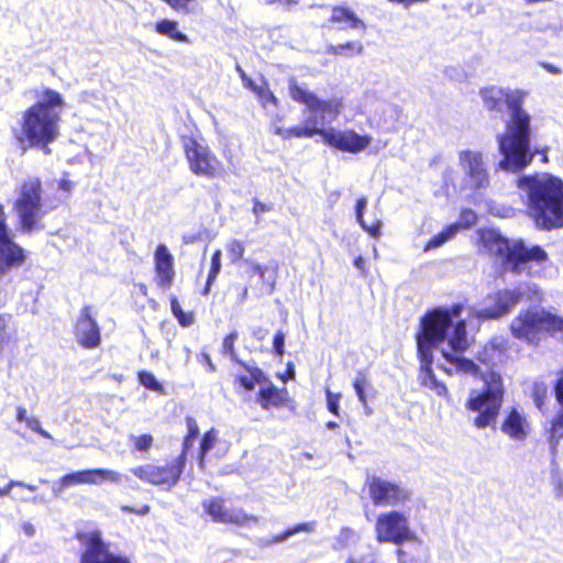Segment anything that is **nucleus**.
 <instances>
[{
    "label": "nucleus",
    "mask_w": 563,
    "mask_h": 563,
    "mask_svg": "<svg viewBox=\"0 0 563 563\" xmlns=\"http://www.w3.org/2000/svg\"><path fill=\"white\" fill-rule=\"evenodd\" d=\"M376 539L380 543L402 544L415 538L409 517L404 511L390 510L378 515L375 523Z\"/></svg>",
    "instance_id": "obj_12"
},
{
    "label": "nucleus",
    "mask_w": 563,
    "mask_h": 563,
    "mask_svg": "<svg viewBox=\"0 0 563 563\" xmlns=\"http://www.w3.org/2000/svg\"><path fill=\"white\" fill-rule=\"evenodd\" d=\"M369 497L375 506H404L411 499V492L398 483L373 475L366 479Z\"/></svg>",
    "instance_id": "obj_13"
},
{
    "label": "nucleus",
    "mask_w": 563,
    "mask_h": 563,
    "mask_svg": "<svg viewBox=\"0 0 563 563\" xmlns=\"http://www.w3.org/2000/svg\"><path fill=\"white\" fill-rule=\"evenodd\" d=\"M289 93L295 101L307 107L309 115L303 125L288 129V139L321 136L322 126L331 124L341 112L342 102L339 99L322 100L295 80L290 81Z\"/></svg>",
    "instance_id": "obj_6"
},
{
    "label": "nucleus",
    "mask_w": 563,
    "mask_h": 563,
    "mask_svg": "<svg viewBox=\"0 0 563 563\" xmlns=\"http://www.w3.org/2000/svg\"><path fill=\"white\" fill-rule=\"evenodd\" d=\"M26 427L40 435L53 440L51 433L41 427V422L36 417H30V419H27Z\"/></svg>",
    "instance_id": "obj_47"
},
{
    "label": "nucleus",
    "mask_w": 563,
    "mask_h": 563,
    "mask_svg": "<svg viewBox=\"0 0 563 563\" xmlns=\"http://www.w3.org/2000/svg\"><path fill=\"white\" fill-rule=\"evenodd\" d=\"M363 49L364 47L361 42H346L344 44L330 45L327 52L332 55H344L346 57H352L355 54L361 55Z\"/></svg>",
    "instance_id": "obj_33"
},
{
    "label": "nucleus",
    "mask_w": 563,
    "mask_h": 563,
    "mask_svg": "<svg viewBox=\"0 0 563 563\" xmlns=\"http://www.w3.org/2000/svg\"><path fill=\"white\" fill-rule=\"evenodd\" d=\"M508 342L503 336L493 338L477 353V360L487 365L496 366L504 362L507 352Z\"/></svg>",
    "instance_id": "obj_22"
},
{
    "label": "nucleus",
    "mask_w": 563,
    "mask_h": 563,
    "mask_svg": "<svg viewBox=\"0 0 563 563\" xmlns=\"http://www.w3.org/2000/svg\"><path fill=\"white\" fill-rule=\"evenodd\" d=\"M9 320L5 316L0 314V353L3 350V343L7 338V328Z\"/></svg>",
    "instance_id": "obj_49"
},
{
    "label": "nucleus",
    "mask_w": 563,
    "mask_h": 563,
    "mask_svg": "<svg viewBox=\"0 0 563 563\" xmlns=\"http://www.w3.org/2000/svg\"><path fill=\"white\" fill-rule=\"evenodd\" d=\"M321 137L327 145L349 153H358L365 150L372 141L371 136L360 135L354 130L341 131L325 126H322Z\"/></svg>",
    "instance_id": "obj_17"
},
{
    "label": "nucleus",
    "mask_w": 563,
    "mask_h": 563,
    "mask_svg": "<svg viewBox=\"0 0 563 563\" xmlns=\"http://www.w3.org/2000/svg\"><path fill=\"white\" fill-rule=\"evenodd\" d=\"M271 207L261 202L257 199H254V207H253V213L258 217L261 213H264L266 211H269Z\"/></svg>",
    "instance_id": "obj_52"
},
{
    "label": "nucleus",
    "mask_w": 563,
    "mask_h": 563,
    "mask_svg": "<svg viewBox=\"0 0 563 563\" xmlns=\"http://www.w3.org/2000/svg\"><path fill=\"white\" fill-rule=\"evenodd\" d=\"M316 521H310V522H302V523H298L291 528H288L287 530H285L283 533L280 534H277L273 538H261L257 540V545L262 547V548H268V547H272L273 544L275 543H282V542H285L287 541L290 537L299 533V532H307V533H311L316 530Z\"/></svg>",
    "instance_id": "obj_27"
},
{
    "label": "nucleus",
    "mask_w": 563,
    "mask_h": 563,
    "mask_svg": "<svg viewBox=\"0 0 563 563\" xmlns=\"http://www.w3.org/2000/svg\"><path fill=\"white\" fill-rule=\"evenodd\" d=\"M183 146L192 174L210 179L223 175V164L208 145L201 144L192 137H186Z\"/></svg>",
    "instance_id": "obj_11"
},
{
    "label": "nucleus",
    "mask_w": 563,
    "mask_h": 563,
    "mask_svg": "<svg viewBox=\"0 0 563 563\" xmlns=\"http://www.w3.org/2000/svg\"><path fill=\"white\" fill-rule=\"evenodd\" d=\"M406 542L407 547L397 550L398 563H428V549L416 536Z\"/></svg>",
    "instance_id": "obj_23"
},
{
    "label": "nucleus",
    "mask_w": 563,
    "mask_h": 563,
    "mask_svg": "<svg viewBox=\"0 0 563 563\" xmlns=\"http://www.w3.org/2000/svg\"><path fill=\"white\" fill-rule=\"evenodd\" d=\"M274 133L276 135L282 136L283 139H288V129L276 126L275 130H274Z\"/></svg>",
    "instance_id": "obj_62"
},
{
    "label": "nucleus",
    "mask_w": 563,
    "mask_h": 563,
    "mask_svg": "<svg viewBox=\"0 0 563 563\" xmlns=\"http://www.w3.org/2000/svg\"><path fill=\"white\" fill-rule=\"evenodd\" d=\"M501 431L514 440H523L527 437L525 417L517 409H511L501 426Z\"/></svg>",
    "instance_id": "obj_25"
},
{
    "label": "nucleus",
    "mask_w": 563,
    "mask_h": 563,
    "mask_svg": "<svg viewBox=\"0 0 563 563\" xmlns=\"http://www.w3.org/2000/svg\"><path fill=\"white\" fill-rule=\"evenodd\" d=\"M132 439L134 440L135 448L141 452L147 451L153 443V438L150 434L132 435Z\"/></svg>",
    "instance_id": "obj_46"
},
{
    "label": "nucleus",
    "mask_w": 563,
    "mask_h": 563,
    "mask_svg": "<svg viewBox=\"0 0 563 563\" xmlns=\"http://www.w3.org/2000/svg\"><path fill=\"white\" fill-rule=\"evenodd\" d=\"M517 187L538 228L551 230L563 227V181L547 173L522 175Z\"/></svg>",
    "instance_id": "obj_3"
},
{
    "label": "nucleus",
    "mask_w": 563,
    "mask_h": 563,
    "mask_svg": "<svg viewBox=\"0 0 563 563\" xmlns=\"http://www.w3.org/2000/svg\"><path fill=\"white\" fill-rule=\"evenodd\" d=\"M327 406L331 413L339 416V401L341 398L340 394H333L330 389L325 390Z\"/></svg>",
    "instance_id": "obj_45"
},
{
    "label": "nucleus",
    "mask_w": 563,
    "mask_h": 563,
    "mask_svg": "<svg viewBox=\"0 0 563 563\" xmlns=\"http://www.w3.org/2000/svg\"><path fill=\"white\" fill-rule=\"evenodd\" d=\"M187 435L196 440L197 437L199 435V428L197 426V422L192 418H187Z\"/></svg>",
    "instance_id": "obj_50"
},
{
    "label": "nucleus",
    "mask_w": 563,
    "mask_h": 563,
    "mask_svg": "<svg viewBox=\"0 0 563 563\" xmlns=\"http://www.w3.org/2000/svg\"><path fill=\"white\" fill-rule=\"evenodd\" d=\"M42 185L38 178H29L20 189V196L14 203L23 233H32L40 229L38 221L43 218Z\"/></svg>",
    "instance_id": "obj_10"
},
{
    "label": "nucleus",
    "mask_w": 563,
    "mask_h": 563,
    "mask_svg": "<svg viewBox=\"0 0 563 563\" xmlns=\"http://www.w3.org/2000/svg\"><path fill=\"white\" fill-rule=\"evenodd\" d=\"M217 441V433L213 429L206 432L200 442V452H199V465L203 466V461L206 454L214 446Z\"/></svg>",
    "instance_id": "obj_38"
},
{
    "label": "nucleus",
    "mask_w": 563,
    "mask_h": 563,
    "mask_svg": "<svg viewBox=\"0 0 563 563\" xmlns=\"http://www.w3.org/2000/svg\"><path fill=\"white\" fill-rule=\"evenodd\" d=\"M238 340V332L233 331L230 334H228L223 342H222V353L224 355H229L230 358L236 363H242L236 356L235 350H234V343Z\"/></svg>",
    "instance_id": "obj_39"
},
{
    "label": "nucleus",
    "mask_w": 563,
    "mask_h": 563,
    "mask_svg": "<svg viewBox=\"0 0 563 563\" xmlns=\"http://www.w3.org/2000/svg\"><path fill=\"white\" fill-rule=\"evenodd\" d=\"M459 163L473 187H488L489 176L481 152L471 150L461 151L459 153Z\"/></svg>",
    "instance_id": "obj_19"
},
{
    "label": "nucleus",
    "mask_w": 563,
    "mask_h": 563,
    "mask_svg": "<svg viewBox=\"0 0 563 563\" xmlns=\"http://www.w3.org/2000/svg\"><path fill=\"white\" fill-rule=\"evenodd\" d=\"M91 485H101L104 482L120 484L122 481V475L113 470L109 468H92L91 470Z\"/></svg>",
    "instance_id": "obj_34"
},
{
    "label": "nucleus",
    "mask_w": 563,
    "mask_h": 563,
    "mask_svg": "<svg viewBox=\"0 0 563 563\" xmlns=\"http://www.w3.org/2000/svg\"><path fill=\"white\" fill-rule=\"evenodd\" d=\"M479 93L488 111L501 113L505 107L509 110L506 130L497 136L498 150L503 156L497 167L509 173L523 170L536 156V152L531 150V118L522 109L527 92L490 86L483 88Z\"/></svg>",
    "instance_id": "obj_2"
},
{
    "label": "nucleus",
    "mask_w": 563,
    "mask_h": 563,
    "mask_svg": "<svg viewBox=\"0 0 563 563\" xmlns=\"http://www.w3.org/2000/svg\"><path fill=\"white\" fill-rule=\"evenodd\" d=\"M15 418L19 422H25V423L27 422V419H30V417H27V415H26V409L23 407H20V406L16 408V417Z\"/></svg>",
    "instance_id": "obj_58"
},
{
    "label": "nucleus",
    "mask_w": 563,
    "mask_h": 563,
    "mask_svg": "<svg viewBox=\"0 0 563 563\" xmlns=\"http://www.w3.org/2000/svg\"><path fill=\"white\" fill-rule=\"evenodd\" d=\"M121 510L124 512H132L136 515H146L150 511V507L147 505H143L140 508H133L126 505L121 506Z\"/></svg>",
    "instance_id": "obj_51"
},
{
    "label": "nucleus",
    "mask_w": 563,
    "mask_h": 563,
    "mask_svg": "<svg viewBox=\"0 0 563 563\" xmlns=\"http://www.w3.org/2000/svg\"><path fill=\"white\" fill-rule=\"evenodd\" d=\"M139 382L150 390H162V385L157 382L156 377L147 371L139 373Z\"/></svg>",
    "instance_id": "obj_42"
},
{
    "label": "nucleus",
    "mask_w": 563,
    "mask_h": 563,
    "mask_svg": "<svg viewBox=\"0 0 563 563\" xmlns=\"http://www.w3.org/2000/svg\"><path fill=\"white\" fill-rule=\"evenodd\" d=\"M459 231V224L448 225L443 231H441L440 233L435 234L433 238L430 239V241L424 246V251L427 252L432 249L440 247L441 245L453 239Z\"/></svg>",
    "instance_id": "obj_32"
},
{
    "label": "nucleus",
    "mask_w": 563,
    "mask_h": 563,
    "mask_svg": "<svg viewBox=\"0 0 563 563\" xmlns=\"http://www.w3.org/2000/svg\"><path fill=\"white\" fill-rule=\"evenodd\" d=\"M267 386L261 387L257 393V402L265 410L271 407H284L287 401V390L277 388L272 382H266Z\"/></svg>",
    "instance_id": "obj_24"
},
{
    "label": "nucleus",
    "mask_w": 563,
    "mask_h": 563,
    "mask_svg": "<svg viewBox=\"0 0 563 563\" xmlns=\"http://www.w3.org/2000/svg\"><path fill=\"white\" fill-rule=\"evenodd\" d=\"M354 390L357 395L360 402L363 405V409L366 416L372 415V409L367 404V394L373 390V387L368 379L364 375H358L353 383Z\"/></svg>",
    "instance_id": "obj_31"
},
{
    "label": "nucleus",
    "mask_w": 563,
    "mask_h": 563,
    "mask_svg": "<svg viewBox=\"0 0 563 563\" xmlns=\"http://www.w3.org/2000/svg\"><path fill=\"white\" fill-rule=\"evenodd\" d=\"M154 260L157 285L164 289L169 288L175 276L174 258L165 244L156 247Z\"/></svg>",
    "instance_id": "obj_21"
},
{
    "label": "nucleus",
    "mask_w": 563,
    "mask_h": 563,
    "mask_svg": "<svg viewBox=\"0 0 563 563\" xmlns=\"http://www.w3.org/2000/svg\"><path fill=\"white\" fill-rule=\"evenodd\" d=\"M177 319L181 325H189L191 323V317H186L184 312Z\"/></svg>",
    "instance_id": "obj_63"
},
{
    "label": "nucleus",
    "mask_w": 563,
    "mask_h": 563,
    "mask_svg": "<svg viewBox=\"0 0 563 563\" xmlns=\"http://www.w3.org/2000/svg\"><path fill=\"white\" fill-rule=\"evenodd\" d=\"M203 510L212 518L213 521L220 523H233L236 526H247L257 523V517L245 514L240 508H228L222 498L213 497L202 501Z\"/></svg>",
    "instance_id": "obj_18"
},
{
    "label": "nucleus",
    "mask_w": 563,
    "mask_h": 563,
    "mask_svg": "<svg viewBox=\"0 0 563 563\" xmlns=\"http://www.w3.org/2000/svg\"><path fill=\"white\" fill-rule=\"evenodd\" d=\"M539 292L536 285L520 284L514 289H503L486 296L472 308V314L482 320L499 319L508 314L523 298L534 300Z\"/></svg>",
    "instance_id": "obj_8"
},
{
    "label": "nucleus",
    "mask_w": 563,
    "mask_h": 563,
    "mask_svg": "<svg viewBox=\"0 0 563 563\" xmlns=\"http://www.w3.org/2000/svg\"><path fill=\"white\" fill-rule=\"evenodd\" d=\"M166 2L172 9L177 12L189 14L195 12L194 4H196L195 0H163Z\"/></svg>",
    "instance_id": "obj_41"
},
{
    "label": "nucleus",
    "mask_w": 563,
    "mask_h": 563,
    "mask_svg": "<svg viewBox=\"0 0 563 563\" xmlns=\"http://www.w3.org/2000/svg\"><path fill=\"white\" fill-rule=\"evenodd\" d=\"M221 257L222 253L220 250H216L211 256V265L207 277L206 286L202 290V295H208L210 292L211 286L217 279L220 271H221Z\"/></svg>",
    "instance_id": "obj_35"
},
{
    "label": "nucleus",
    "mask_w": 563,
    "mask_h": 563,
    "mask_svg": "<svg viewBox=\"0 0 563 563\" xmlns=\"http://www.w3.org/2000/svg\"><path fill=\"white\" fill-rule=\"evenodd\" d=\"M553 482L556 495L563 497V476L553 477Z\"/></svg>",
    "instance_id": "obj_56"
},
{
    "label": "nucleus",
    "mask_w": 563,
    "mask_h": 563,
    "mask_svg": "<svg viewBox=\"0 0 563 563\" xmlns=\"http://www.w3.org/2000/svg\"><path fill=\"white\" fill-rule=\"evenodd\" d=\"M185 468V455L177 456L165 466L147 464L131 468V472L142 481L153 485L173 487L179 481Z\"/></svg>",
    "instance_id": "obj_15"
},
{
    "label": "nucleus",
    "mask_w": 563,
    "mask_h": 563,
    "mask_svg": "<svg viewBox=\"0 0 563 563\" xmlns=\"http://www.w3.org/2000/svg\"><path fill=\"white\" fill-rule=\"evenodd\" d=\"M330 21L343 24L340 29L365 30L366 24L356 14L345 7H334Z\"/></svg>",
    "instance_id": "obj_26"
},
{
    "label": "nucleus",
    "mask_w": 563,
    "mask_h": 563,
    "mask_svg": "<svg viewBox=\"0 0 563 563\" xmlns=\"http://www.w3.org/2000/svg\"><path fill=\"white\" fill-rule=\"evenodd\" d=\"M25 260V250L13 241L7 224L4 209L0 205V278L12 269L21 267Z\"/></svg>",
    "instance_id": "obj_14"
},
{
    "label": "nucleus",
    "mask_w": 563,
    "mask_h": 563,
    "mask_svg": "<svg viewBox=\"0 0 563 563\" xmlns=\"http://www.w3.org/2000/svg\"><path fill=\"white\" fill-rule=\"evenodd\" d=\"M195 439L186 435V438L184 439V442H183V452L179 456H183L185 455V461L187 460V452L189 451V449L194 445L195 443Z\"/></svg>",
    "instance_id": "obj_55"
},
{
    "label": "nucleus",
    "mask_w": 563,
    "mask_h": 563,
    "mask_svg": "<svg viewBox=\"0 0 563 563\" xmlns=\"http://www.w3.org/2000/svg\"><path fill=\"white\" fill-rule=\"evenodd\" d=\"M227 251L229 253L230 261L236 263L242 260L244 254V244L239 240H231L227 243Z\"/></svg>",
    "instance_id": "obj_40"
},
{
    "label": "nucleus",
    "mask_w": 563,
    "mask_h": 563,
    "mask_svg": "<svg viewBox=\"0 0 563 563\" xmlns=\"http://www.w3.org/2000/svg\"><path fill=\"white\" fill-rule=\"evenodd\" d=\"M63 106V98L59 92L46 89L43 100L36 102L23 112L21 129L15 131V137L23 148L41 147L47 154V145L52 143L59 133L58 122L60 112L57 108Z\"/></svg>",
    "instance_id": "obj_4"
},
{
    "label": "nucleus",
    "mask_w": 563,
    "mask_h": 563,
    "mask_svg": "<svg viewBox=\"0 0 563 563\" xmlns=\"http://www.w3.org/2000/svg\"><path fill=\"white\" fill-rule=\"evenodd\" d=\"M510 331L515 338L534 343L543 331H563V319L544 309H528L511 321Z\"/></svg>",
    "instance_id": "obj_9"
},
{
    "label": "nucleus",
    "mask_w": 563,
    "mask_h": 563,
    "mask_svg": "<svg viewBox=\"0 0 563 563\" xmlns=\"http://www.w3.org/2000/svg\"><path fill=\"white\" fill-rule=\"evenodd\" d=\"M354 266L361 272V274L364 276L366 275V266H365V261L362 256H357L355 260H354Z\"/></svg>",
    "instance_id": "obj_57"
},
{
    "label": "nucleus",
    "mask_w": 563,
    "mask_h": 563,
    "mask_svg": "<svg viewBox=\"0 0 563 563\" xmlns=\"http://www.w3.org/2000/svg\"><path fill=\"white\" fill-rule=\"evenodd\" d=\"M172 311L176 318L183 313L181 307L176 299L172 300Z\"/></svg>",
    "instance_id": "obj_60"
},
{
    "label": "nucleus",
    "mask_w": 563,
    "mask_h": 563,
    "mask_svg": "<svg viewBox=\"0 0 563 563\" xmlns=\"http://www.w3.org/2000/svg\"><path fill=\"white\" fill-rule=\"evenodd\" d=\"M177 26L178 23L176 21L164 19L155 24V31L158 34L165 35L174 41L189 43V37L185 33L178 31Z\"/></svg>",
    "instance_id": "obj_30"
},
{
    "label": "nucleus",
    "mask_w": 563,
    "mask_h": 563,
    "mask_svg": "<svg viewBox=\"0 0 563 563\" xmlns=\"http://www.w3.org/2000/svg\"><path fill=\"white\" fill-rule=\"evenodd\" d=\"M24 485L23 482H20V481H13L11 479L7 486H4L3 488H0V496H7L10 494L11 489L15 486H22Z\"/></svg>",
    "instance_id": "obj_53"
},
{
    "label": "nucleus",
    "mask_w": 563,
    "mask_h": 563,
    "mask_svg": "<svg viewBox=\"0 0 563 563\" xmlns=\"http://www.w3.org/2000/svg\"><path fill=\"white\" fill-rule=\"evenodd\" d=\"M462 303L451 307H437L429 310L420 319V330L416 335L418 355L420 358V379L424 386L435 383L431 368L432 350L441 345V354L450 364L448 373L453 371L476 376L479 367L472 360L463 357L471 344L466 332L465 320L460 319Z\"/></svg>",
    "instance_id": "obj_1"
},
{
    "label": "nucleus",
    "mask_w": 563,
    "mask_h": 563,
    "mask_svg": "<svg viewBox=\"0 0 563 563\" xmlns=\"http://www.w3.org/2000/svg\"><path fill=\"white\" fill-rule=\"evenodd\" d=\"M252 271L254 274L258 275L261 278H264L265 267L258 263H254L252 265Z\"/></svg>",
    "instance_id": "obj_59"
},
{
    "label": "nucleus",
    "mask_w": 563,
    "mask_h": 563,
    "mask_svg": "<svg viewBox=\"0 0 563 563\" xmlns=\"http://www.w3.org/2000/svg\"><path fill=\"white\" fill-rule=\"evenodd\" d=\"M247 372V375H240L238 377L239 384L246 390H252L255 384H262L268 382V378L257 366H251L244 362L240 363Z\"/></svg>",
    "instance_id": "obj_29"
},
{
    "label": "nucleus",
    "mask_w": 563,
    "mask_h": 563,
    "mask_svg": "<svg viewBox=\"0 0 563 563\" xmlns=\"http://www.w3.org/2000/svg\"><path fill=\"white\" fill-rule=\"evenodd\" d=\"M75 335L77 342L87 349H93L100 344V329L96 319L91 316L90 306L81 308L76 323Z\"/></svg>",
    "instance_id": "obj_20"
},
{
    "label": "nucleus",
    "mask_w": 563,
    "mask_h": 563,
    "mask_svg": "<svg viewBox=\"0 0 563 563\" xmlns=\"http://www.w3.org/2000/svg\"><path fill=\"white\" fill-rule=\"evenodd\" d=\"M484 247L500 260L505 271L521 274L529 261L542 263L548 260L547 252L539 245L528 247L522 240H508L497 231L483 232Z\"/></svg>",
    "instance_id": "obj_7"
},
{
    "label": "nucleus",
    "mask_w": 563,
    "mask_h": 563,
    "mask_svg": "<svg viewBox=\"0 0 563 563\" xmlns=\"http://www.w3.org/2000/svg\"><path fill=\"white\" fill-rule=\"evenodd\" d=\"M357 540H358V536L353 529H351L349 527H343L334 540L333 549L334 550L345 549L352 544H355L357 542Z\"/></svg>",
    "instance_id": "obj_36"
},
{
    "label": "nucleus",
    "mask_w": 563,
    "mask_h": 563,
    "mask_svg": "<svg viewBox=\"0 0 563 563\" xmlns=\"http://www.w3.org/2000/svg\"><path fill=\"white\" fill-rule=\"evenodd\" d=\"M260 2L265 5H276L277 9L289 12L299 3V0H260Z\"/></svg>",
    "instance_id": "obj_43"
},
{
    "label": "nucleus",
    "mask_w": 563,
    "mask_h": 563,
    "mask_svg": "<svg viewBox=\"0 0 563 563\" xmlns=\"http://www.w3.org/2000/svg\"><path fill=\"white\" fill-rule=\"evenodd\" d=\"M542 66H543V67H544L549 73H551V74L556 75V74H560V73H561L560 68H558L556 66H554V65H552V64L544 63V64H542Z\"/></svg>",
    "instance_id": "obj_61"
},
{
    "label": "nucleus",
    "mask_w": 563,
    "mask_h": 563,
    "mask_svg": "<svg viewBox=\"0 0 563 563\" xmlns=\"http://www.w3.org/2000/svg\"><path fill=\"white\" fill-rule=\"evenodd\" d=\"M78 540L84 547L80 563H130L126 559L110 552L109 545L98 530L78 533Z\"/></svg>",
    "instance_id": "obj_16"
},
{
    "label": "nucleus",
    "mask_w": 563,
    "mask_h": 563,
    "mask_svg": "<svg viewBox=\"0 0 563 563\" xmlns=\"http://www.w3.org/2000/svg\"><path fill=\"white\" fill-rule=\"evenodd\" d=\"M367 207V198L360 197L355 205V218L360 227L367 232L372 238L378 239L382 235L383 222L380 219H375L371 224L364 219V212Z\"/></svg>",
    "instance_id": "obj_28"
},
{
    "label": "nucleus",
    "mask_w": 563,
    "mask_h": 563,
    "mask_svg": "<svg viewBox=\"0 0 563 563\" xmlns=\"http://www.w3.org/2000/svg\"><path fill=\"white\" fill-rule=\"evenodd\" d=\"M477 221V216L476 213L471 210V209H464L462 210L461 214H460V221H459V225H460V229L461 228H471L472 225H474Z\"/></svg>",
    "instance_id": "obj_44"
},
{
    "label": "nucleus",
    "mask_w": 563,
    "mask_h": 563,
    "mask_svg": "<svg viewBox=\"0 0 563 563\" xmlns=\"http://www.w3.org/2000/svg\"><path fill=\"white\" fill-rule=\"evenodd\" d=\"M484 386L482 389H471L464 404L466 418L477 429L493 427L499 415L505 387L499 373L489 369L481 374Z\"/></svg>",
    "instance_id": "obj_5"
},
{
    "label": "nucleus",
    "mask_w": 563,
    "mask_h": 563,
    "mask_svg": "<svg viewBox=\"0 0 563 563\" xmlns=\"http://www.w3.org/2000/svg\"><path fill=\"white\" fill-rule=\"evenodd\" d=\"M93 482L91 478V470H84L66 474L62 477V486L69 487L73 485L90 484Z\"/></svg>",
    "instance_id": "obj_37"
},
{
    "label": "nucleus",
    "mask_w": 563,
    "mask_h": 563,
    "mask_svg": "<svg viewBox=\"0 0 563 563\" xmlns=\"http://www.w3.org/2000/svg\"><path fill=\"white\" fill-rule=\"evenodd\" d=\"M65 487L62 486V482L59 483V485H54L53 486V493L55 496H58L60 494V492L64 489Z\"/></svg>",
    "instance_id": "obj_64"
},
{
    "label": "nucleus",
    "mask_w": 563,
    "mask_h": 563,
    "mask_svg": "<svg viewBox=\"0 0 563 563\" xmlns=\"http://www.w3.org/2000/svg\"><path fill=\"white\" fill-rule=\"evenodd\" d=\"M284 345H285V333L283 331H277L274 335L273 346L274 351L278 356L284 354Z\"/></svg>",
    "instance_id": "obj_48"
},
{
    "label": "nucleus",
    "mask_w": 563,
    "mask_h": 563,
    "mask_svg": "<svg viewBox=\"0 0 563 563\" xmlns=\"http://www.w3.org/2000/svg\"><path fill=\"white\" fill-rule=\"evenodd\" d=\"M429 388L433 389L439 396H443L448 393L446 386L439 383L437 379L435 383L430 384Z\"/></svg>",
    "instance_id": "obj_54"
}]
</instances>
